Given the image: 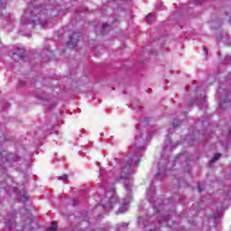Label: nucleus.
<instances>
[{"label":"nucleus","instance_id":"1","mask_svg":"<svg viewBox=\"0 0 231 231\" xmlns=\"http://www.w3.org/2000/svg\"><path fill=\"white\" fill-rule=\"evenodd\" d=\"M150 138L151 134L147 133V128H137L134 142L130 147V153L120 163L119 176L121 180H130L131 176L136 173V169L140 165V158L143 156L142 151H145V145Z\"/></svg>","mask_w":231,"mask_h":231},{"label":"nucleus","instance_id":"2","mask_svg":"<svg viewBox=\"0 0 231 231\" xmlns=\"http://www.w3.org/2000/svg\"><path fill=\"white\" fill-rule=\"evenodd\" d=\"M51 9L42 8V5H37V4L31 2L25 11V15H30L29 18L26 16L22 17V24H32V26H37L38 24L42 28H45L48 24V21L51 17Z\"/></svg>","mask_w":231,"mask_h":231},{"label":"nucleus","instance_id":"3","mask_svg":"<svg viewBox=\"0 0 231 231\" xmlns=\"http://www.w3.org/2000/svg\"><path fill=\"white\" fill-rule=\"evenodd\" d=\"M0 167L4 171H6V169H9V167H13L14 162H19V160H21V158H19V156H17L15 153L6 154V152L0 153Z\"/></svg>","mask_w":231,"mask_h":231},{"label":"nucleus","instance_id":"4","mask_svg":"<svg viewBox=\"0 0 231 231\" xmlns=\"http://www.w3.org/2000/svg\"><path fill=\"white\" fill-rule=\"evenodd\" d=\"M116 203H118V195L112 189L106 192L105 198L101 200L102 208H113Z\"/></svg>","mask_w":231,"mask_h":231},{"label":"nucleus","instance_id":"5","mask_svg":"<svg viewBox=\"0 0 231 231\" xmlns=\"http://www.w3.org/2000/svg\"><path fill=\"white\" fill-rule=\"evenodd\" d=\"M159 223L161 225H165L166 226H172L174 225V221L171 219V214L167 213L165 216L159 217Z\"/></svg>","mask_w":231,"mask_h":231},{"label":"nucleus","instance_id":"6","mask_svg":"<svg viewBox=\"0 0 231 231\" xmlns=\"http://www.w3.org/2000/svg\"><path fill=\"white\" fill-rule=\"evenodd\" d=\"M149 196L152 198L150 199V203H153V208L156 210V212H160V209L162 208V206L160 203H162V199L154 200V194H152L151 191H149Z\"/></svg>","mask_w":231,"mask_h":231},{"label":"nucleus","instance_id":"7","mask_svg":"<svg viewBox=\"0 0 231 231\" xmlns=\"http://www.w3.org/2000/svg\"><path fill=\"white\" fill-rule=\"evenodd\" d=\"M165 172H167L165 166L159 167L158 172L154 175V180H163L165 178Z\"/></svg>","mask_w":231,"mask_h":231},{"label":"nucleus","instance_id":"8","mask_svg":"<svg viewBox=\"0 0 231 231\" xmlns=\"http://www.w3.org/2000/svg\"><path fill=\"white\" fill-rule=\"evenodd\" d=\"M77 42H79V34L74 32L70 36V40L69 42H68L67 46H69V48H74L75 46H77Z\"/></svg>","mask_w":231,"mask_h":231},{"label":"nucleus","instance_id":"9","mask_svg":"<svg viewBox=\"0 0 231 231\" xmlns=\"http://www.w3.org/2000/svg\"><path fill=\"white\" fill-rule=\"evenodd\" d=\"M13 57L15 60H17V57L20 60H24L26 51H24V49H18L17 51L14 53Z\"/></svg>","mask_w":231,"mask_h":231},{"label":"nucleus","instance_id":"10","mask_svg":"<svg viewBox=\"0 0 231 231\" xmlns=\"http://www.w3.org/2000/svg\"><path fill=\"white\" fill-rule=\"evenodd\" d=\"M16 199L25 203L28 200V193L24 190L16 191Z\"/></svg>","mask_w":231,"mask_h":231},{"label":"nucleus","instance_id":"11","mask_svg":"<svg viewBox=\"0 0 231 231\" xmlns=\"http://www.w3.org/2000/svg\"><path fill=\"white\" fill-rule=\"evenodd\" d=\"M129 200H125L116 214H125L129 210Z\"/></svg>","mask_w":231,"mask_h":231},{"label":"nucleus","instance_id":"12","mask_svg":"<svg viewBox=\"0 0 231 231\" xmlns=\"http://www.w3.org/2000/svg\"><path fill=\"white\" fill-rule=\"evenodd\" d=\"M125 189L126 190V195L128 198H133V182L125 180Z\"/></svg>","mask_w":231,"mask_h":231},{"label":"nucleus","instance_id":"13","mask_svg":"<svg viewBox=\"0 0 231 231\" xmlns=\"http://www.w3.org/2000/svg\"><path fill=\"white\" fill-rule=\"evenodd\" d=\"M51 129H53V125H47V126H43L42 127L43 134H41V131L37 132V134H38L39 138H46V135L49 133H51Z\"/></svg>","mask_w":231,"mask_h":231},{"label":"nucleus","instance_id":"14","mask_svg":"<svg viewBox=\"0 0 231 231\" xmlns=\"http://www.w3.org/2000/svg\"><path fill=\"white\" fill-rule=\"evenodd\" d=\"M5 223V226L9 230H12V227L14 226L15 225V216L13 215L12 217L9 220H6Z\"/></svg>","mask_w":231,"mask_h":231},{"label":"nucleus","instance_id":"15","mask_svg":"<svg viewBox=\"0 0 231 231\" xmlns=\"http://www.w3.org/2000/svg\"><path fill=\"white\" fill-rule=\"evenodd\" d=\"M127 226H129V223H121L116 226V231H127Z\"/></svg>","mask_w":231,"mask_h":231},{"label":"nucleus","instance_id":"16","mask_svg":"<svg viewBox=\"0 0 231 231\" xmlns=\"http://www.w3.org/2000/svg\"><path fill=\"white\" fill-rule=\"evenodd\" d=\"M197 106H199L200 109L207 107V100L205 99V97L197 100Z\"/></svg>","mask_w":231,"mask_h":231},{"label":"nucleus","instance_id":"17","mask_svg":"<svg viewBox=\"0 0 231 231\" xmlns=\"http://www.w3.org/2000/svg\"><path fill=\"white\" fill-rule=\"evenodd\" d=\"M174 149V145H172V142L169 137H167L166 145L164 147V151H172Z\"/></svg>","mask_w":231,"mask_h":231},{"label":"nucleus","instance_id":"18","mask_svg":"<svg viewBox=\"0 0 231 231\" xmlns=\"http://www.w3.org/2000/svg\"><path fill=\"white\" fill-rule=\"evenodd\" d=\"M145 21L148 23H154V21H156V16H154V14H149L146 17H145Z\"/></svg>","mask_w":231,"mask_h":231},{"label":"nucleus","instance_id":"19","mask_svg":"<svg viewBox=\"0 0 231 231\" xmlns=\"http://www.w3.org/2000/svg\"><path fill=\"white\" fill-rule=\"evenodd\" d=\"M50 98H51V96L50 93L48 92H44L43 94H42L40 96V100H43V101H46V100H50Z\"/></svg>","mask_w":231,"mask_h":231},{"label":"nucleus","instance_id":"20","mask_svg":"<svg viewBox=\"0 0 231 231\" xmlns=\"http://www.w3.org/2000/svg\"><path fill=\"white\" fill-rule=\"evenodd\" d=\"M221 158V153H216L211 161H209V165L212 166L213 163H216L217 160Z\"/></svg>","mask_w":231,"mask_h":231},{"label":"nucleus","instance_id":"21","mask_svg":"<svg viewBox=\"0 0 231 231\" xmlns=\"http://www.w3.org/2000/svg\"><path fill=\"white\" fill-rule=\"evenodd\" d=\"M57 230V222H52L51 226L47 228V231H56Z\"/></svg>","mask_w":231,"mask_h":231},{"label":"nucleus","instance_id":"22","mask_svg":"<svg viewBox=\"0 0 231 231\" xmlns=\"http://www.w3.org/2000/svg\"><path fill=\"white\" fill-rule=\"evenodd\" d=\"M5 8H6V0H0V12L5 10Z\"/></svg>","mask_w":231,"mask_h":231},{"label":"nucleus","instance_id":"23","mask_svg":"<svg viewBox=\"0 0 231 231\" xmlns=\"http://www.w3.org/2000/svg\"><path fill=\"white\" fill-rule=\"evenodd\" d=\"M138 223H139V225H143L144 228H147V225H145V223L143 222V217H139Z\"/></svg>","mask_w":231,"mask_h":231},{"label":"nucleus","instance_id":"24","mask_svg":"<svg viewBox=\"0 0 231 231\" xmlns=\"http://www.w3.org/2000/svg\"><path fill=\"white\" fill-rule=\"evenodd\" d=\"M109 25L107 23H103V26H102V35H106V29L108 27Z\"/></svg>","mask_w":231,"mask_h":231},{"label":"nucleus","instance_id":"25","mask_svg":"<svg viewBox=\"0 0 231 231\" xmlns=\"http://www.w3.org/2000/svg\"><path fill=\"white\" fill-rule=\"evenodd\" d=\"M181 125V121H173V127H180Z\"/></svg>","mask_w":231,"mask_h":231},{"label":"nucleus","instance_id":"26","mask_svg":"<svg viewBox=\"0 0 231 231\" xmlns=\"http://www.w3.org/2000/svg\"><path fill=\"white\" fill-rule=\"evenodd\" d=\"M60 178L62 181H66V180H68V175H62Z\"/></svg>","mask_w":231,"mask_h":231},{"label":"nucleus","instance_id":"27","mask_svg":"<svg viewBox=\"0 0 231 231\" xmlns=\"http://www.w3.org/2000/svg\"><path fill=\"white\" fill-rule=\"evenodd\" d=\"M203 1H205V0H194V4L195 5H201V3H203Z\"/></svg>","mask_w":231,"mask_h":231},{"label":"nucleus","instance_id":"28","mask_svg":"<svg viewBox=\"0 0 231 231\" xmlns=\"http://www.w3.org/2000/svg\"><path fill=\"white\" fill-rule=\"evenodd\" d=\"M231 95L227 94L226 95V98L224 100L225 104H226V102H230V100H228V98H230Z\"/></svg>","mask_w":231,"mask_h":231},{"label":"nucleus","instance_id":"29","mask_svg":"<svg viewBox=\"0 0 231 231\" xmlns=\"http://www.w3.org/2000/svg\"><path fill=\"white\" fill-rule=\"evenodd\" d=\"M203 51H204L205 55H208V49H207V47H204Z\"/></svg>","mask_w":231,"mask_h":231},{"label":"nucleus","instance_id":"30","mask_svg":"<svg viewBox=\"0 0 231 231\" xmlns=\"http://www.w3.org/2000/svg\"><path fill=\"white\" fill-rule=\"evenodd\" d=\"M193 105H194V101H189V107H190L191 106H193Z\"/></svg>","mask_w":231,"mask_h":231},{"label":"nucleus","instance_id":"31","mask_svg":"<svg viewBox=\"0 0 231 231\" xmlns=\"http://www.w3.org/2000/svg\"><path fill=\"white\" fill-rule=\"evenodd\" d=\"M107 183H109V185H115V182L111 181V180H107Z\"/></svg>","mask_w":231,"mask_h":231},{"label":"nucleus","instance_id":"32","mask_svg":"<svg viewBox=\"0 0 231 231\" xmlns=\"http://www.w3.org/2000/svg\"><path fill=\"white\" fill-rule=\"evenodd\" d=\"M229 201H230V197L227 196V198L226 199V203H229Z\"/></svg>","mask_w":231,"mask_h":231},{"label":"nucleus","instance_id":"33","mask_svg":"<svg viewBox=\"0 0 231 231\" xmlns=\"http://www.w3.org/2000/svg\"><path fill=\"white\" fill-rule=\"evenodd\" d=\"M199 192H203V189H201L200 185H199Z\"/></svg>","mask_w":231,"mask_h":231},{"label":"nucleus","instance_id":"34","mask_svg":"<svg viewBox=\"0 0 231 231\" xmlns=\"http://www.w3.org/2000/svg\"><path fill=\"white\" fill-rule=\"evenodd\" d=\"M21 84H22V87L25 86L24 81H22Z\"/></svg>","mask_w":231,"mask_h":231},{"label":"nucleus","instance_id":"35","mask_svg":"<svg viewBox=\"0 0 231 231\" xmlns=\"http://www.w3.org/2000/svg\"><path fill=\"white\" fill-rule=\"evenodd\" d=\"M220 26H221V23L217 26H214V28H220Z\"/></svg>","mask_w":231,"mask_h":231},{"label":"nucleus","instance_id":"36","mask_svg":"<svg viewBox=\"0 0 231 231\" xmlns=\"http://www.w3.org/2000/svg\"><path fill=\"white\" fill-rule=\"evenodd\" d=\"M1 189H5V185H3V186L0 185V190H1Z\"/></svg>","mask_w":231,"mask_h":231},{"label":"nucleus","instance_id":"37","mask_svg":"<svg viewBox=\"0 0 231 231\" xmlns=\"http://www.w3.org/2000/svg\"><path fill=\"white\" fill-rule=\"evenodd\" d=\"M113 1H115V0H108V3H113Z\"/></svg>","mask_w":231,"mask_h":231},{"label":"nucleus","instance_id":"38","mask_svg":"<svg viewBox=\"0 0 231 231\" xmlns=\"http://www.w3.org/2000/svg\"><path fill=\"white\" fill-rule=\"evenodd\" d=\"M149 231H158V230H156V229H150Z\"/></svg>","mask_w":231,"mask_h":231},{"label":"nucleus","instance_id":"39","mask_svg":"<svg viewBox=\"0 0 231 231\" xmlns=\"http://www.w3.org/2000/svg\"><path fill=\"white\" fill-rule=\"evenodd\" d=\"M102 180V181H106V179H101Z\"/></svg>","mask_w":231,"mask_h":231},{"label":"nucleus","instance_id":"40","mask_svg":"<svg viewBox=\"0 0 231 231\" xmlns=\"http://www.w3.org/2000/svg\"><path fill=\"white\" fill-rule=\"evenodd\" d=\"M222 207L225 208V204H223Z\"/></svg>","mask_w":231,"mask_h":231}]
</instances>
